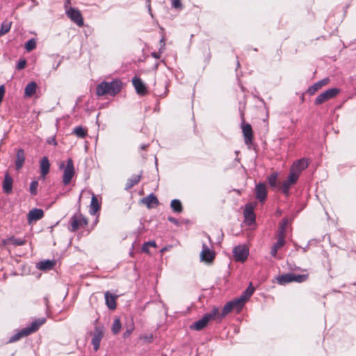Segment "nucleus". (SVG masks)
<instances>
[{
    "mask_svg": "<svg viewBox=\"0 0 356 356\" xmlns=\"http://www.w3.org/2000/svg\"><path fill=\"white\" fill-rule=\"evenodd\" d=\"M293 184H294L288 182V179L285 180L282 183V185L281 186V190H282V193L287 195L289 194V191L291 186H292Z\"/></svg>",
    "mask_w": 356,
    "mask_h": 356,
    "instance_id": "nucleus-40",
    "label": "nucleus"
},
{
    "mask_svg": "<svg viewBox=\"0 0 356 356\" xmlns=\"http://www.w3.org/2000/svg\"><path fill=\"white\" fill-rule=\"evenodd\" d=\"M201 261L205 263H211L215 258V252L206 244L203 243L202 250L200 253Z\"/></svg>",
    "mask_w": 356,
    "mask_h": 356,
    "instance_id": "nucleus-11",
    "label": "nucleus"
},
{
    "mask_svg": "<svg viewBox=\"0 0 356 356\" xmlns=\"http://www.w3.org/2000/svg\"><path fill=\"white\" fill-rule=\"evenodd\" d=\"M8 243L15 245L21 246L26 243V240L20 238H15L14 236L8 239Z\"/></svg>",
    "mask_w": 356,
    "mask_h": 356,
    "instance_id": "nucleus-34",
    "label": "nucleus"
},
{
    "mask_svg": "<svg viewBox=\"0 0 356 356\" xmlns=\"http://www.w3.org/2000/svg\"><path fill=\"white\" fill-rule=\"evenodd\" d=\"M242 132L244 137V142L246 145H250L252 141V129L250 124L242 123Z\"/></svg>",
    "mask_w": 356,
    "mask_h": 356,
    "instance_id": "nucleus-12",
    "label": "nucleus"
},
{
    "mask_svg": "<svg viewBox=\"0 0 356 356\" xmlns=\"http://www.w3.org/2000/svg\"><path fill=\"white\" fill-rule=\"evenodd\" d=\"M5 92H6V90H5L4 86H3V85L0 86V104L1 103V102L3 100V98L5 95Z\"/></svg>",
    "mask_w": 356,
    "mask_h": 356,
    "instance_id": "nucleus-48",
    "label": "nucleus"
},
{
    "mask_svg": "<svg viewBox=\"0 0 356 356\" xmlns=\"http://www.w3.org/2000/svg\"><path fill=\"white\" fill-rule=\"evenodd\" d=\"M291 279L292 282L301 283L307 280V275H297L295 273H291Z\"/></svg>",
    "mask_w": 356,
    "mask_h": 356,
    "instance_id": "nucleus-35",
    "label": "nucleus"
},
{
    "mask_svg": "<svg viewBox=\"0 0 356 356\" xmlns=\"http://www.w3.org/2000/svg\"><path fill=\"white\" fill-rule=\"evenodd\" d=\"M44 216V211L41 209H31L27 216V220L29 225L32 224L33 222L40 220Z\"/></svg>",
    "mask_w": 356,
    "mask_h": 356,
    "instance_id": "nucleus-13",
    "label": "nucleus"
},
{
    "mask_svg": "<svg viewBox=\"0 0 356 356\" xmlns=\"http://www.w3.org/2000/svg\"><path fill=\"white\" fill-rule=\"evenodd\" d=\"M29 332H27L24 328L20 330L19 331H18L17 333H15L14 335H13L10 339H9V342L10 343H14V342H16L17 341H19L20 339L24 337H26V336H29Z\"/></svg>",
    "mask_w": 356,
    "mask_h": 356,
    "instance_id": "nucleus-27",
    "label": "nucleus"
},
{
    "mask_svg": "<svg viewBox=\"0 0 356 356\" xmlns=\"http://www.w3.org/2000/svg\"><path fill=\"white\" fill-rule=\"evenodd\" d=\"M132 330H133V328H131L130 330H127L126 332L124 333V337L126 338V337H129Z\"/></svg>",
    "mask_w": 356,
    "mask_h": 356,
    "instance_id": "nucleus-52",
    "label": "nucleus"
},
{
    "mask_svg": "<svg viewBox=\"0 0 356 356\" xmlns=\"http://www.w3.org/2000/svg\"><path fill=\"white\" fill-rule=\"evenodd\" d=\"M277 177H278L277 173L275 172V173L271 174L268 177V184L271 187H273V188L277 187Z\"/></svg>",
    "mask_w": 356,
    "mask_h": 356,
    "instance_id": "nucleus-37",
    "label": "nucleus"
},
{
    "mask_svg": "<svg viewBox=\"0 0 356 356\" xmlns=\"http://www.w3.org/2000/svg\"><path fill=\"white\" fill-rule=\"evenodd\" d=\"M140 338L146 343H151L153 340V335L152 334H145L141 336Z\"/></svg>",
    "mask_w": 356,
    "mask_h": 356,
    "instance_id": "nucleus-46",
    "label": "nucleus"
},
{
    "mask_svg": "<svg viewBox=\"0 0 356 356\" xmlns=\"http://www.w3.org/2000/svg\"><path fill=\"white\" fill-rule=\"evenodd\" d=\"M172 1V6L173 8L176 9H182L183 6L181 2V0H171Z\"/></svg>",
    "mask_w": 356,
    "mask_h": 356,
    "instance_id": "nucleus-45",
    "label": "nucleus"
},
{
    "mask_svg": "<svg viewBox=\"0 0 356 356\" xmlns=\"http://www.w3.org/2000/svg\"><path fill=\"white\" fill-rule=\"evenodd\" d=\"M13 183V178L9 175V174L6 173L5 175L4 180L3 181L2 185L3 191L4 193L9 194L12 192Z\"/></svg>",
    "mask_w": 356,
    "mask_h": 356,
    "instance_id": "nucleus-20",
    "label": "nucleus"
},
{
    "mask_svg": "<svg viewBox=\"0 0 356 356\" xmlns=\"http://www.w3.org/2000/svg\"><path fill=\"white\" fill-rule=\"evenodd\" d=\"M74 133L79 138H84L87 135V131L82 127H76L74 129Z\"/></svg>",
    "mask_w": 356,
    "mask_h": 356,
    "instance_id": "nucleus-38",
    "label": "nucleus"
},
{
    "mask_svg": "<svg viewBox=\"0 0 356 356\" xmlns=\"http://www.w3.org/2000/svg\"><path fill=\"white\" fill-rule=\"evenodd\" d=\"M207 238L209 241H211L210 237L209 236H207Z\"/></svg>",
    "mask_w": 356,
    "mask_h": 356,
    "instance_id": "nucleus-57",
    "label": "nucleus"
},
{
    "mask_svg": "<svg viewBox=\"0 0 356 356\" xmlns=\"http://www.w3.org/2000/svg\"><path fill=\"white\" fill-rule=\"evenodd\" d=\"M160 42L162 44V45H161V48L159 49V52H152V56L156 59H158L161 57L162 50L164 49V47L165 45L163 38H162Z\"/></svg>",
    "mask_w": 356,
    "mask_h": 356,
    "instance_id": "nucleus-42",
    "label": "nucleus"
},
{
    "mask_svg": "<svg viewBox=\"0 0 356 356\" xmlns=\"http://www.w3.org/2000/svg\"><path fill=\"white\" fill-rule=\"evenodd\" d=\"M254 291V288L252 286V283H250L248 287L238 298H236L233 301L227 302L224 306V307L222 308V313L220 314V320L222 318L225 317L233 309H236L237 312H239L243 308L246 301L252 296Z\"/></svg>",
    "mask_w": 356,
    "mask_h": 356,
    "instance_id": "nucleus-1",
    "label": "nucleus"
},
{
    "mask_svg": "<svg viewBox=\"0 0 356 356\" xmlns=\"http://www.w3.org/2000/svg\"><path fill=\"white\" fill-rule=\"evenodd\" d=\"M147 147H148V145H142L140 146V148H141L142 149H145Z\"/></svg>",
    "mask_w": 356,
    "mask_h": 356,
    "instance_id": "nucleus-56",
    "label": "nucleus"
},
{
    "mask_svg": "<svg viewBox=\"0 0 356 356\" xmlns=\"http://www.w3.org/2000/svg\"><path fill=\"white\" fill-rule=\"evenodd\" d=\"M254 208V205L252 203H248L245 205L243 210L245 221L248 225H251L255 222Z\"/></svg>",
    "mask_w": 356,
    "mask_h": 356,
    "instance_id": "nucleus-10",
    "label": "nucleus"
},
{
    "mask_svg": "<svg viewBox=\"0 0 356 356\" xmlns=\"http://www.w3.org/2000/svg\"><path fill=\"white\" fill-rule=\"evenodd\" d=\"M100 209V203L99 202L97 197L92 195L90 205V213L91 215H95Z\"/></svg>",
    "mask_w": 356,
    "mask_h": 356,
    "instance_id": "nucleus-25",
    "label": "nucleus"
},
{
    "mask_svg": "<svg viewBox=\"0 0 356 356\" xmlns=\"http://www.w3.org/2000/svg\"><path fill=\"white\" fill-rule=\"evenodd\" d=\"M46 318L44 317L35 319L30 325L25 327L26 330L29 332V334L35 332L41 325L44 324Z\"/></svg>",
    "mask_w": 356,
    "mask_h": 356,
    "instance_id": "nucleus-14",
    "label": "nucleus"
},
{
    "mask_svg": "<svg viewBox=\"0 0 356 356\" xmlns=\"http://www.w3.org/2000/svg\"><path fill=\"white\" fill-rule=\"evenodd\" d=\"M170 207L176 213H181L183 210L181 202L177 199L171 201Z\"/></svg>",
    "mask_w": 356,
    "mask_h": 356,
    "instance_id": "nucleus-32",
    "label": "nucleus"
},
{
    "mask_svg": "<svg viewBox=\"0 0 356 356\" xmlns=\"http://www.w3.org/2000/svg\"><path fill=\"white\" fill-rule=\"evenodd\" d=\"M104 335V330L103 327L96 326L92 334L91 343L93 346L95 351H97L100 347V342Z\"/></svg>",
    "mask_w": 356,
    "mask_h": 356,
    "instance_id": "nucleus-9",
    "label": "nucleus"
},
{
    "mask_svg": "<svg viewBox=\"0 0 356 356\" xmlns=\"http://www.w3.org/2000/svg\"><path fill=\"white\" fill-rule=\"evenodd\" d=\"M12 22L5 20L1 23L0 29V37L8 33L10 30Z\"/></svg>",
    "mask_w": 356,
    "mask_h": 356,
    "instance_id": "nucleus-31",
    "label": "nucleus"
},
{
    "mask_svg": "<svg viewBox=\"0 0 356 356\" xmlns=\"http://www.w3.org/2000/svg\"><path fill=\"white\" fill-rule=\"evenodd\" d=\"M60 168H64L63 175V183L65 186L69 184L75 174V170L74 167L73 161L72 159H68L67 161L66 166L63 162L60 165Z\"/></svg>",
    "mask_w": 356,
    "mask_h": 356,
    "instance_id": "nucleus-4",
    "label": "nucleus"
},
{
    "mask_svg": "<svg viewBox=\"0 0 356 356\" xmlns=\"http://www.w3.org/2000/svg\"><path fill=\"white\" fill-rule=\"evenodd\" d=\"M47 142L49 143V144H52L54 145H57V143L55 140V138H50L47 140Z\"/></svg>",
    "mask_w": 356,
    "mask_h": 356,
    "instance_id": "nucleus-54",
    "label": "nucleus"
},
{
    "mask_svg": "<svg viewBox=\"0 0 356 356\" xmlns=\"http://www.w3.org/2000/svg\"><path fill=\"white\" fill-rule=\"evenodd\" d=\"M143 202L145 204L147 208H152L154 207V205H158L159 200L157 197L153 195L150 194L147 197H145L143 200Z\"/></svg>",
    "mask_w": 356,
    "mask_h": 356,
    "instance_id": "nucleus-24",
    "label": "nucleus"
},
{
    "mask_svg": "<svg viewBox=\"0 0 356 356\" xmlns=\"http://www.w3.org/2000/svg\"><path fill=\"white\" fill-rule=\"evenodd\" d=\"M56 262L54 260H44L38 262L36 267L41 270H47L52 269L55 266Z\"/></svg>",
    "mask_w": 356,
    "mask_h": 356,
    "instance_id": "nucleus-22",
    "label": "nucleus"
},
{
    "mask_svg": "<svg viewBox=\"0 0 356 356\" xmlns=\"http://www.w3.org/2000/svg\"><path fill=\"white\" fill-rule=\"evenodd\" d=\"M122 89V82L119 80L112 81H102L96 88V94L98 96L109 95L115 96Z\"/></svg>",
    "mask_w": 356,
    "mask_h": 356,
    "instance_id": "nucleus-2",
    "label": "nucleus"
},
{
    "mask_svg": "<svg viewBox=\"0 0 356 356\" xmlns=\"http://www.w3.org/2000/svg\"><path fill=\"white\" fill-rule=\"evenodd\" d=\"M309 162L307 159H301L296 161H295L292 166L291 169L295 170L296 172H298L299 174L301 173V172L306 169L308 167Z\"/></svg>",
    "mask_w": 356,
    "mask_h": 356,
    "instance_id": "nucleus-18",
    "label": "nucleus"
},
{
    "mask_svg": "<svg viewBox=\"0 0 356 356\" xmlns=\"http://www.w3.org/2000/svg\"><path fill=\"white\" fill-rule=\"evenodd\" d=\"M65 14L79 27L83 26V19L81 12L78 9L70 8V9L66 10Z\"/></svg>",
    "mask_w": 356,
    "mask_h": 356,
    "instance_id": "nucleus-8",
    "label": "nucleus"
},
{
    "mask_svg": "<svg viewBox=\"0 0 356 356\" xmlns=\"http://www.w3.org/2000/svg\"><path fill=\"white\" fill-rule=\"evenodd\" d=\"M121 323L119 318H115L113 323L111 330L114 334H117L121 330Z\"/></svg>",
    "mask_w": 356,
    "mask_h": 356,
    "instance_id": "nucleus-36",
    "label": "nucleus"
},
{
    "mask_svg": "<svg viewBox=\"0 0 356 356\" xmlns=\"http://www.w3.org/2000/svg\"><path fill=\"white\" fill-rule=\"evenodd\" d=\"M50 163L47 156L42 157L40 162V170L41 177L44 179L49 172Z\"/></svg>",
    "mask_w": 356,
    "mask_h": 356,
    "instance_id": "nucleus-19",
    "label": "nucleus"
},
{
    "mask_svg": "<svg viewBox=\"0 0 356 356\" xmlns=\"http://www.w3.org/2000/svg\"><path fill=\"white\" fill-rule=\"evenodd\" d=\"M25 161V154L22 149H19L16 154L15 160V168L17 170H19L22 167Z\"/></svg>",
    "mask_w": 356,
    "mask_h": 356,
    "instance_id": "nucleus-21",
    "label": "nucleus"
},
{
    "mask_svg": "<svg viewBox=\"0 0 356 356\" xmlns=\"http://www.w3.org/2000/svg\"><path fill=\"white\" fill-rule=\"evenodd\" d=\"M329 82H330L329 78H324V79L316 82L315 83H314L312 86H311L307 89V93L309 95H314L316 91L320 90L323 86H325L327 84H328Z\"/></svg>",
    "mask_w": 356,
    "mask_h": 356,
    "instance_id": "nucleus-15",
    "label": "nucleus"
},
{
    "mask_svg": "<svg viewBox=\"0 0 356 356\" xmlns=\"http://www.w3.org/2000/svg\"><path fill=\"white\" fill-rule=\"evenodd\" d=\"M69 224V230L74 232L80 228L85 227L88 225V220L81 213H76L71 217Z\"/></svg>",
    "mask_w": 356,
    "mask_h": 356,
    "instance_id": "nucleus-5",
    "label": "nucleus"
},
{
    "mask_svg": "<svg viewBox=\"0 0 356 356\" xmlns=\"http://www.w3.org/2000/svg\"><path fill=\"white\" fill-rule=\"evenodd\" d=\"M218 308L214 307L211 312L206 314L201 319L191 325V328L195 330H201L205 327L209 321L214 319L218 314Z\"/></svg>",
    "mask_w": 356,
    "mask_h": 356,
    "instance_id": "nucleus-3",
    "label": "nucleus"
},
{
    "mask_svg": "<svg viewBox=\"0 0 356 356\" xmlns=\"http://www.w3.org/2000/svg\"><path fill=\"white\" fill-rule=\"evenodd\" d=\"M115 298H116V296L110 293L109 292L105 293L106 304L110 309H115V307H116Z\"/></svg>",
    "mask_w": 356,
    "mask_h": 356,
    "instance_id": "nucleus-23",
    "label": "nucleus"
},
{
    "mask_svg": "<svg viewBox=\"0 0 356 356\" xmlns=\"http://www.w3.org/2000/svg\"><path fill=\"white\" fill-rule=\"evenodd\" d=\"M156 246V243L154 241H150L148 242H145L142 247V251L144 252H149V248L154 247L155 248Z\"/></svg>",
    "mask_w": 356,
    "mask_h": 356,
    "instance_id": "nucleus-41",
    "label": "nucleus"
},
{
    "mask_svg": "<svg viewBox=\"0 0 356 356\" xmlns=\"http://www.w3.org/2000/svg\"><path fill=\"white\" fill-rule=\"evenodd\" d=\"M300 175L298 172H296L295 170L290 169L289 175L288 176V182H291L292 184H296L298 181Z\"/></svg>",
    "mask_w": 356,
    "mask_h": 356,
    "instance_id": "nucleus-33",
    "label": "nucleus"
},
{
    "mask_svg": "<svg viewBox=\"0 0 356 356\" xmlns=\"http://www.w3.org/2000/svg\"><path fill=\"white\" fill-rule=\"evenodd\" d=\"M62 60L60 59L56 64H53V68L56 70L60 65Z\"/></svg>",
    "mask_w": 356,
    "mask_h": 356,
    "instance_id": "nucleus-53",
    "label": "nucleus"
},
{
    "mask_svg": "<svg viewBox=\"0 0 356 356\" xmlns=\"http://www.w3.org/2000/svg\"><path fill=\"white\" fill-rule=\"evenodd\" d=\"M249 254V249L245 245L236 246L233 250V255L236 261L244 262Z\"/></svg>",
    "mask_w": 356,
    "mask_h": 356,
    "instance_id": "nucleus-7",
    "label": "nucleus"
},
{
    "mask_svg": "<svg viewBox=\"0 0 356 356\" xmlns=\"http://www.w3.org/2000/svg\"><path fill=\"white\" fill-rule=\"evenodd\" d=\"M277 282L280 285H284L292 282L291 273H286L275 277Z\"/></svg>",
    "mask_w": 356,
    "mask_h": 356,
    "instance_id": "nucleus-28",
    "label": "nucleus"
},
{
    "mask_svg": "<svg viewBox=\"0 0 356 356\" xmlns=\"http://www.w3.org/2000/svg\"><path fill=\"white\" fill-rule=\"evenodd\" d=\"M339 92V90L336 88H330L321 93L315 99L314 104L320 105L328 101L329 99L336 97Z\"/></svg>",
    "mask_w": 356,
    "mask_h": 356,
    "instance_id": "nucleus-6",
    "label": "nucleus"
},
{
    "mask_svg": "<svg viewBox=\"0 0 356 356\" xmlns=\"http://www.w3.org/2000/svg\"><path fill=\"white\" fill-rule=\"evenodd\" d=\"M38 183L37 181H33L30 184V193L35 195L37 194V188H38Z\"/></svg>",
    "mask_w": 356,
    "mask_h": 356,
    "instance_id": "nucleus-43",
    "label": "nucleus"
},
{
    "mask_svg": "<svg viewBox=\"0 0 356 356\" xmlns=\"http://www.w3.org/2000/svg\"><path fill=\"white\" fill-rule=\"evenodd\" d=\"M36 88L37 84L35 82L31 81L29 83L24 89L25 96L29 97L33 96L36 92Z\"/></svg>",
    "mask_w": 356,
    "mask_h": 356,
    "instance_id": "nucleus-26",
    "label": "nucleus"
},
{
    "mask_svg": "<svg viewBox=\"0 0 356 356\" xmlns=\"http://www.w3.org/2000/svg\"><path fill=\"white\" fill-rule=\"evenodd\" d=\"M168 220H169L170 222H172V223L175 224V225H178V224H179L178 220H177L176 218H175L174 217H169V218H168Z\"/></svg>",
    "mask_w": 356,
    "mask_h": 356,
    "instance_id": "nucleus-51",
    "label": "nucleus"
},
{
    "mask_svg": "<svg viewBox=\"0 0 356 356\" xmlns=\"http://www.w3.org/2000/svg\"><path fill=\"white\" fill-rule=\"evenodd\" d=\"M141 175H134L131 177L130 179H128L126 184V188L129 189L132 188L134 186L136 185L140 180Z\"/></svg>",
    "mask_w": 356,
    "mask_h": 356,
    "instance_id": "nucleus-30",
    "label": "nucleus"
},
{
    "mask_svg": "<svg viewBox=\"0 0 356 356\" xmlns=\"http://www.w3.org/2000/svg\"><path fill=\"white\" fill-rule=\"evenodd\" d=\"M26 65V60L25 59L19 60L17 63L16 68L18 70H23Z\"/></svg>",
    "mask_w": 356,
    "mask_h": 356,
    "instance_id": "nucleus-47",
    "label": "nucleus"
},
{
    "mask_svg": "<svg viewBox=\"0 0 356 356\" xmlns=\"http://www.w3.org/2000/svg\"><path fill=\"white\" fill-rule=\"evenodd\" d=\"M147 3H148L149 11L151 12L150 0H147Z\"/></svg>",
    "mask_w": 356,
    "mask_h": 356,
    "instance_id": "nucleus-55",
    "label": "nucleus"
},
{
    "mask_svg": "<svg viewBox=\"0 0 356 356\" xmlns=\"http://www.w3.org/2000/svg\"><path fill=\"white\" fill-rule=\"evenodd\" d=\"M285 244V241L277 240L276 243H275L270 250V254L273 257H276L277 253L279 249L282 248Z\"/></svg>",
    "mask_w": 356,
    "mask_h": 356,
    "instance_id": "nucleus-29",
    "label": "nucleus"
},
{
    "mask_svg": "<svg viewBox=\"0 0 356 356\" xmlns=\"http://www.w3.org/2000/svg\"><path fill=\"white\" fill-rule=\"evenodd\" d=\"M288 224V219L287 218H284L280 224V227H284V229H286V227Z\"/></svg>",
    "mask_w": 356,
    "mask_h": 356,
    "instance_id": "nucleus-49",
    "label": "nucleus"
},
{
    "mask_svg": "<svg viewBox=\"0 0 356 356\" xmlns=\"http://www.w3.org/2000/svg\"><path fill=\"white\" fill-rule=\"evenodd\" d=\"M71 3V0H66L65 1V3H64V7H65V11L67 10V9H70V8H71L70 6V4Z\"/></svg>",
    "mask_w": 356,
    "mask_h": 356,
    "instance_id": "nucleus-50",
    "label": "nucleus"
},
{
    "mask_svg": "<svg viewBox=\"0 0 356 356\" xmlns=\"http://www.w3.org/2000/svg\"><path fill=\"white\" fill-rule=\"evenodd\" d=\"M285 229L280 227L279 232L277 234V240L285 241Z\"/></svg>",
    "mask_w": 356,
    "mask_h": 356,
    "instance_id": "nucleus-44",
    "label": "nucleus"
},
{
    "mask_svg": "<svg viewBox=\"0 0 356 356\" xmlns=\"http://www.w3.org/2000/svg\"><path fill=\"white\" fill-rule=\"evenodd\" d=\"M255 193L256 197L261 202L264 201L267 195L266 185L263 183L257 184L255 186Z\"/></svg>",
    "mask_w": 356,
    "mask_h": 356,
    "instance_id": "nucleus-17",
    "label": "nucleus"
},
{
    "mask_svg": "<svg viewBox=\"0 0 356 356\" xmlns=\"http://www.w3.org/2000/svg\"><path fill=\"white\" fill-rule=\"evenodd\" d=\"M24 47L27 51H31L33 50L34 49H35L36 42H35V39L32 38V39L29 40L26 42Z\"/></svg>",
    "mask_w": 356,
    "mask_h": 356,
    "instance_id": "nucleus-39",
    "label": "nucleus"
},
{
    "mask_svg": "<svg viewBox=\"0 0 356 356\" xmlns=\"http://www.w3.org/2000/svg\"><path fill=\"white\" fill-rule=\"evenodd\" d=\"M132 83L138 94L143 95L146 93L147 89L145 85L140 78L137 76L134 77Z\"/></svg>",
    "mask_w": 356,
    "mask_h": 356,
    "instance_id": "nucleus-16",
    "label": "nucleus"
}]
</instances>
